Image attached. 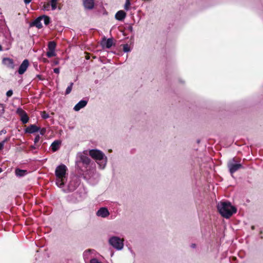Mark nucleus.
<instances>
[{
  "instance_id": "1",
  "label": "nucleus",
  "mask_w": 263,
  "mask_h": 263,
  "mask_svg": "<svg viewBox=\"0 0 263 263\" xmlns=\"http://www.w3.org/2000/svg\"><path fill=\"white\" fill-rule=\"evenodd\" d=\"M217 208L221 215L226 218H230L237 211L236 208L228 202H220L217 204Z\"/></svg>"
},
{
  "instance_id": "2",
  "label": "nucleus",
  "mask_w": 263,
  "mask_h": 263,
  "mask_svg": "<svg viewBox=\"0 0 263 263\" xmlns=\"http://www.w3.org/2000/svg\"><path fill=\"white\" fill-rule=\"evenodd\" d=\"M66 171L67 167L64 164L58 166L55 170L56 184L60 187H62L64 184Z\"/></svg>"
},
{
  "instance_id": "3",
  "label": "nucleus",
  "mask_w": 263,
  "mask_h": 263,
  "mask_svg": "<svg viewBox=\"0 0 263 263\" xmlns=\"http://www.w3.org/2000/svg\"><path fill=\"white\" fill-rule=\"evenodd\" d=\"M90 156L96 160L101 168H104L106 164V157L100 151L92 149L89 151Z\"/></svg>"
},
{
  "instance_id": "4",
  "label": "nucleus",
  "mask_w": 263,
  "mask_h": 263,
  "mask_svg": "<svg viewBox=\"0 0 263 263\" xmlns=\"http://www.w3.org/2000/svg\"><path fill=\"white\" fill-rule=\"evenodd\" d=\"M123 241V239H121L117 236L111 237L109 240V244L114 248L118 250H120L123 249L124 246Z\"/></svg>"
},
{
  "instance_id": "5",
  "label": "nucleus",
  "mask_w": 263,
  "mask_h": 263,
  "mask_svg": "<svg viewBox=\"0 0 263 263\" xmlns=\"http://www.w3.org/2000/svg\"><path fill=\"white\" fill-rule=\"evenodd\" d=\"M234 159H233L232 160L229 161L228 163V166L231 174H233L234 172L242 167V165L240 164L234 163Z\"/></svg>"
},
{
  "instance_id": "6",
  "label": "nucleus",
  "mask_w": 263,
  "mask_h": 263,
  "mask_svg": "<svg viewBox=\"0 0 263 263\" xmlns=\"http://www.w3.org/2000/svg\"><path fill=\"white\" fill-rule=\"evenodd\" d=\"M77 157L84 164L87 165L89 164L90 160L85 152L79 153Z\"/></svg>"
},
{
  "instance_id": "7",
  "label": "nucleus",
  "mask_w": 263,
  "mask_h": 263,
  "mask_svg": "<svg viewBox=\"0 0 263 263\" xmlns=\"http://www.w3.org/2000/svg\"><path fill=\"white\" fill-rule=\"evenodd\" d=\"M3 64L10 69H14L15 67L14 62L13 59L9 58H4L2 60Z\"/></svg>"
},
{
  "instance_id": "8",
  "label": "nucleus",
  "mask_w": 263,
  "mask_h": 263,
  "mask_svg": "<svg viewBox=\"0 0 263 263\" xmlns=\"http://www.w3.org/2000/svg\"><path fill=\"white\" fill-rule=\"evenodd\" d=\"M29 63L28 60H24L22 63L21 64L18 70V72L20 74H23L26 71L27 69L29 66Z\"/></svg>"
},
{
  "instance_id": "9",
  "label": "nucleus",
  "mask_w": 263,
  "mask_h": 263,
  "mask_svg": "<svg viewBox=\"0 0 263 263\" xmlns=\"http://www.w3.org/2000/svg\"><path fill=\"white\" fill-rule=\"evenodd\" d=\"M96 214L99 217L106 218L109 215V212L107 208H101L97 211Z\"/></svg>"
},
{
  "instance_id": "10",
  "label": "nucleus",
  "mask_w": 263,
  "mask_h": 263,
  "mask_svg": "<svg viewBox=\"0 0 263 263\" xmlns=\"http://www.w3.org/2000/svg\"><path fill=\"white\" fill-rule=\"evenodd\" d=\"M95 254V251L93 250H88L85 251L83 253V257L85 260V261H87L89 260V259L93 258L95 256V255H93V254Z\"/></svg>"
},
{
  "instance_id": "11",
  "label": "nucleus",
  "mask_w": 263,
  "mask_h": 263,
  "mask_svg": "<svg viewBox=\"0 0 263 263\" xmlns=\"http://www.w3.org/2000/svg\"><path fill=\"white\" fill-rule=\"evenodd\" d=\"M83 2L85 9L91 10L93 8L95 0H83Z\"/></svg>"
},
{
  "instance_id": "12",
  "label": "nucleus",
  "mask_w": 263,
  "mask_h": 263,
  "mask_svg": "<svg viewBox=\"0 0 263 263\" xmlns=\"http://www.w3.org/2000/svg\"><path fill=\"white\" fill-rule=\"evenodd\" d=\"M101 45L103 47L110 48L113 45V40L112 39L107 40L104 39L101 42Z\"/></svg>"
},
{
  "instance_id": "13",
  "label": "nucleus",
  "mask_w": 263,
  "mask_h": 263,
  "mask_svg": "<svg viewBox=\"0 0 263 263\" xmlns=\"http://www.w3.org/2000/svg\"><path fill=\"white\" fill-rule=\"evenodd\" d=\"M87 103V101L85 100H81L74 107V110L75 111H79L81 108L84 107Z\"/></svg>"
},
{
  "instance_id": "14",
  "label": "nucleus",
  "mask_w": 263,
  "mask_h": 263,
  "mask_svg": "<svg viewBox=\"0 0 263 263\" xmlns=\"http://www.w3.org/2000/svg\"><path fill=\"white\" fill-rule=\"evenodd\" d=\"M125 16L126 13L123 10H120L118 11L115 15L116 19L118 21L123 20L125 18Z\"/></svg>"
},
{
  "instance_id": "15",
  "label": "nucleus",
  "mask_w": 263,
  "mask_h": 263,
  "mask_svg": "<svg viewBox=\"0 0 263 263\" xmlns=\"http://www.w3.org/2000/svg\"><path fill=\"white\" fill-rule=\"evenodd\" d=\"M38 130H39V128L34 124L30 125L25 129L26 133L30 134L34 133Z\"/></svg>"
},
{
  "instance_id": "16",
  "label": "nucleus",
  "mask_w": 263,
  "mask_h": 263,
  "mask_svg": "<svg viewBox=\"0 0 263 263\" xmlns=\"http://www.w3.org/2000/svg\"><path fill=\"white\" fill-rule=\"evenodd\" d=\"M27 171L16 168L15 171V175L18 177H23L27 174Z\"/></svg>"
},
{
  "instance_id": "17",
  "label": "nucleus",
  "mask_w": 263,
  "mask_h": 263,
  "mask_svg": "<svg viewBox=\"0 0 263 263\" xmlns=\"http://www.w3.org/2000/svg\"><path fill=\"white\" fill-rule=\"evenodd\" d=\"M61 142L59 141H54L51 145V147L53 152L57 151L60 147Z\"/></svg>"
},
{
  "instance_id": "18",
  "label": "nucleus",
  "mask_w": 263,
  "mask_h": 263,
  "mask_svg": "<svg viewBox=\"0 0 263 263\" xmlns=\"http://www.w3.org/2000/svg\"><path fill=\"white\" fill-rule=\"evenodd\" d=\"M33 24L34 26H35L38 28H41L42 27V24L41 23V18L39 17L37 18H36L34 23Z\"/></svg>"
},
{
  "instance_id": "19",
  "label": "nucleus",
  "mask_w": 263,
  "mask_h": 263,
  "mask_svg": "<svg viewBox=\"0 0 263 263\" xmlns=\"http://www.w3.org/2000/svg\"><path fill=\"white\" fill-rule=\"evenodd\" d=\"M40 17L41 18V21H43L46 25H47L49 23L50 18L48 16L43 15Z\"/></svg>"
},
{
  "instance_id": "20",
  "label": "nucleus",
  "mask_w": 263,
  "mask_h": 263,
  "mask_svg": "<svg viewBox=\"0 0 263 263\" xmlns=\"http://www.w3.org/2000/svg\"><path fill=\"white\" fill-rule=\"evenodd\" d=\"M20 117L21 120L24 124L27 123L28 122L29 118L26 113L24 114L23 116H22Z\"/></svg>"
},
{
  "instance_id": "21",
  "label": "nucleus",
  "mask_w": 263,
  "mask_h": 263,
  "mask_svg": "<svg viewBox=\"0 0 263 263\" xmlns=\"http://www.w3.org/2000/svg\"><path fill=\"white\" fill-rule=\"evenodd\" d=\"M55 47H56V43L52 41V42H49L48 46V50H55Z\"/></svg>"
},
{
  "instance_id": "22",
  "label": "nucleus",
  "mask_w": 263,
  "mask_h": 263,
  "mask_svg": "<svg viewBox=\"0 0 263 263\" xmlns=\"http://www.w3.org/2000/svg\"><path fill=\"white\" fill-rule=\"evenodd\" d=\"M57 2L58 0H51V6L52 10L56 9L57 8Z\"/></svg>"
},
{
  "instance_id": "23",
  "label": "nucleus",
  "mask_w": 263,
  "mask_h": 263,
  "mask_svg": "<svg viewBox=\"0 0 263 263\" xmlns=\"http://www.w3.org/2000/svg\"><path fill=\"white\" fill-rule=\"evenodd\" d=\"M10 140V137H6L3 141L0 142V151H2L4 146L5 143L8 142Z\"/></svg>"
},
{
  "instance_id": "24",
  "label": "nucleus",
  "mask_w": 263,
  "mask_h": 263,
  "mask_svg": "<svg viewBox=\"0 0 263 263\" xmlns=\"http://www.w3.org/2000/svg\"><path fill=\"white\" fill-rule=\"evenodd\" d=\"M46 55H47V56L48 58H51V57H54V56H55V53L54 50H48V51L47 52Z\"/></svg>"
},
{
  "instance_id": "25",
  "label": "nucleus",
  "mask_w": 263,
  "mask_h": 263,
  "mask_svg": "<svg viewBox=\"0 0 263 263\" xmlns=\"http://www.w3.org/2000/svg\"><path fill=\"white\" fill-rule=\"evenodd\" d=\"M73 85V83H70L69 86H68L67 87V88H66V91H65V94L66 95H68V94L70 93V92H71V91L72 90V88Z\"/></svg>"
},
{
  "instance_id": "26",
  "label": "nucleus",
  "mask_w": 263,
  "mask_h": 263,
  "mask_svg": "<svg viewBox=\"0 0 263 263\" xmlns=\"http://www.w3.org/2000/svg\"><path fill=\"white\" fill-rule=\"evenodd\" d=\"M123 51L125 52H129L130 51V48L128 44L123 45Z\"/></svg>"
},
{
  "instance_id": "27",
  "label": "nucleus",
  "mask_w": 263,
  "mask_h": 263,
  "mask_svg": "<svg viewBox=\"0 0 263 263\" xmlns=\"http://www.w3.org/2000/svg\"><path fill=\"white\" fill-rule=\"evenodd\" d=\"M16 112L17 114L20 116L21 117L22 116H23L24 114H25L26 112L21 108H17V110H16Z\"/></svg>"
},
{
  "instance_id": "28",
  "label": "nucleus",
  "mask_w": 263,
  "mask_h": 263,
  "mask_svg": "<svg viewBox=\"0 0 263 263\" xmlns=\"http://www.w3.org/2000/svg\"><path fill=\"white\" fill-rule=\"evenodd\" d=\"M130 5V3L129 0H126V3L124 5V9L126 10H129Z\"/></svg>"
},
{
  "instance_id": "29",
  "label": "nucleus",
  "mask_w": 263,
  "mask_h": 263,
  "mask_svg": "<svg viewBox=\"0 0 263 263\" xmlns=\"http://www.w3.org/2000/svg\"><path fill=\"white\" fill-rule=\"evenodd\" d=\"M51 4L47 3L45 4L43 6L44 9L45 10H49Z\"/></svg>"
},
{
  "instance_id": "30",
  "label": "nucleus",
  "mask_w": 263,
  "mask_h": 263,
  "mask_svg": "<svg viewBox=\"0 0 263 263\" xmlns=\"http://www.w3.org/2000/svg\"><path fill=\"white\" fill-rule=\"evenodd\" d=\"M41 116L43 119H47L49 117V115L45 111L42 112Z\"/></svg>"
},
{
  "instance_id": "31",
  "label": "nucleus",
  "mask_w": 263,
  "mask_h": 263,
  "mask_svg": "<svg viewBox=\"0 0 263 263\" xmlns=\"http://www.w3.org/2000/svg\"><path fill=\"white\" fill-rule=\"evenodd\" d=\"M4 106L2 104H0V116L2 115L4 112Z\"/></svg>"
},
{
  "instance_id": "32",
  "label": "nucleus",
  "mask_w": 263,
  "mask_h": 263,
  "mask_svg": "<svg viewBox=\"0 0 263 263\" xmlns=\"http://www.w3.org/2000/svg\"><path fill=\"white\" fill-rule=\"evenodd\" d=\"M40 139V136L39 135L36 136V137L34 140V144H35L36 143H37L39 141Z\"/></svg>"
},
{
  "instance_id": "33",
  "label": "nucleus",
  "mask_w": 263,
  "mask_h": 263,
  "mask_svg": "<svg viewBox=\"0 0 263 263\" xmlns=\"http://www.w3.org/2000/svg\"><path fill=\"white\" fill-rule=\"evenodd\" d=\"M46 132V128H43L40 130V134L42 135H44Z\"/></svg>"
},
{
  "instance_id": "34",
  "label": "nucleus",
  "mask_w": 263,
  "mask_h": 263,
  "mask_svg": "<svg viewBox=\"0 0 263 263\" xmlns=\"http://www.w3.org/2000/svg\"><path fill=\"white\" fill-rule=\"evenodd\" d=\"M13 94V91L12 90H8L7 92V96L8 97H11Z\"/></svg>"
},
{
  "instance_id": "35",
  "label": "nucleus",
  "mask_w": 263,
  "mask_h": 263,
  "mask_svg": "<svg viewBox=\"0 0 263 263\" xmlns=\"http://www.w3.org/2000/svg\"><path fill=\"white\" fill-rule=\"evenodd\" d=\"M53 71L56 73H59L60 72V69L59 68H55L53 69Z\"/></svg>"
},
{
  "instance_id": "36",
  "label": "nucleus",
  "mask_w": 263,
  "mask_h": 263,
  "mask_svg": "<svg viewBox=\"0 0 263 263\" xmlns=\"http://www.w3.org/2000/svg\"><path fill=\"white\" fill-rule=\"evenodd\" d=\"M31 1H32V0H24V3H25L26 4H29V3L31 2Z\"/></svg>"
},
{
  "instance_id": "37",
  "label": "nucleus",
  "mask_w": 263,
  "mask_h": 263,
  "mask_svg": "<svg viewBox=\"0 0 263 263\" xmlns=\"http://www.w3.org/2000/svg\"><path fill=\"white\" fill-rule=\"evenodd\" d=\"M6 133V130L3 129L1 131H0V135H1L3 134H5Z\"/></svg>"
},
{
  "instance_id": "38",
  "label": "nucleus",
  "mask_w": 263,
  "mask_h": 263,
  "mask_svg": "<svg viewBox=\"0 0 263 263\" xmlns=\"http://www.w3.org/2000/svg\"><path fill=\"white\" fill-rule=\"evenodd\" d=\"M30 147H31V149H35V148H37L38 146H35V145H31Z\"/></svg>"
},
{
  "instance_id": "39",
  "label": "nucleus",
  "mask_w": 263,
  "mask_h": 263,
  "mask_svg": "<svg viewBox=\"0 0 263 263\" xmlns=\"http://www.w3.org/2000/svg\"><path fill=\"white\" fill-rule=\"evenodd\" d=\"M3 49H2V46L0 45V51H2Z\"/></svg>"
},
{
  "instance_id": "40",
  "label": "nucleus",
  "mask_w": 263,
  "mask_h": 263,
  "mask_svg": "<svg viewBox=\"0 0 263 263\" xmlns=\"http://www.w3.org/2000/svg\"><path fill=\"white\" fill-rule=\"evenodd\" d=\"M2 172V169L0 168V173Z\"/></svg>"
},
{
  "instance_id": "41",
  "label": "nucleus",
  "mask_w": 263,
  "mask_h": 263,
  "mask_svg": "<svg viewBox=\"0 0 263 263\" xmlns=\"http://www.w3.org/2000/svg\"><path fill=\"white\" fill-rule=\"evenodd\" d=\"M192 246H193V247H195V245H193Z\"/></svg>"
}]
</instances>
